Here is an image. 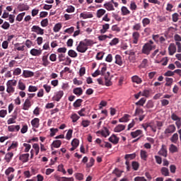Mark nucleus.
<instances>
[{"mask_svg": "<svg viewBox=\"0 0 181 181\" xmlns=\"http://www.w3.org/2000/svg\"><path fill=\"white\" fill-rule=\"evenodd\" d=\"M60 29H62V24L60 23H58L54 26L53 31L55 33H57V32L60 31Z\"/></svg>", "mask_w": 181, "mask_h": 181, "instance_id": "obj_41", "label": "nucleus"}, {"mask_svg": "<svg viewBox=\"0 0 181 181\" xmlns=\"http://www.w3.org/2000/svg\"><path fill=\"white\" fill-rule=\"evenodd\" d=\"M56 180L57 181H74V178L66 177H57Z\"/></svg>", "mask_w": 181, "mask_h": 181, "instance_id": "obj_32", "label": "nucleus"}, {"mask_svg": "<svg viewBox=\"0 0 181 181\" xmlns=\"http://www.w3.org/2000/svg\"><path fill=\"white\" fill-rule=\"evenodd\" d=\"M31 32H34V33L40 35L41 36L45 35V30L40 28L39 25H33L31 28Z\"/></svg>", "mask_w": 181, "mask_h": 181, "instance_id": "obj_4", "label": "nucleus"}, {"mask_svg": "<svg viewBox=\"0 0 181 181\" xmlns=\"http://www.w3.org/2000/svg\"><path fill=\"white\" fill-rule=\"evenodd\" d=\"M31 125L33 128H39L40 125V119L35 117L33 120H31Z\"/></svg>", "mask_w": 181, "mask_h": 181, "instance_id": "obj_10", "label": "nucleus"}, {"mask_svg": "<svg viewBox=\"0 0 181 181\" xmlns=\"http://www.w3.org/2000/svg\"><path fill=\"white\" fill-rule=\"evenodd\" d=\"M109 141L112 142L114 145H117L118 142H119V138H118L115 134H112L110 138H109Z\"/></svg>", "mask_w": 181, "mask_h": 181, "instance_id": "obj_17", "label": "nucleus"}, {"mask_svg": "<svg viewBox=\"0 0 181 181\" xmlns=\"http://www.w3.org/2000/svg\"><path fill=\"white\" fill-rule=\"evenodd\" d=\"M176 132V127L175 124L169 125L165 130L164 134H173Z\"/></svg>", "mask_w": 181, "mask_h": 181, "instance_id": "obj_7", "label": "nucleus"}, {"mask_svg": "<svg viewBox=\"0 0 181 181\" xmlns=\"http://www.w3.org/2000/svg\"><path fill=\"white\" fill-rule=\"evenodd\" d=\"M155 49H156V45L144 44L141 49V53H143V54H146V56H149V54H151V52H152V50H155Z\"/></svg>", "mask_w": 181, "mask_h": 181, "instance_id": "obj_2", "label": "nucleus"}, {"mask_svg": "<svg viewBox=\"0 0 181 181\" xmlns=\"http://www.w3.org/2000/svg\"><path fill=\"white\" fill-rule=\"evenodd\" d=\"M22 73V69H21V68H16L14 69L13 74V76H19L21 75Z\"/></svg>", "mask_w": 181, "mask_h": 181, "instance_id": "obj_60", "label": "nucleus"}, {"mask_svg": "<svg viewBox=\"0 0 181 181\" xmlns=\"http://www.w3.org/2000/svg\"><path fill=\"white\" fill-rule=\"evenodd\" d=\"M130 135L131 136H132V138H136V136H139V135H142V130L138 129V130H136L135 132H132Z\"/></svg>", "mask_w": 181, "mask_h": 181, "instance_id": "obj_30", "label": "nucleus"}, {"mask_svg": "<svg viewBox=\"0 0 181 181\" xmlns=\"http://www.w3.org/2000/svg\"><path fill=\"white\" fill-rule=\"evenodd\" d=\"M13 158V153L8 152L6 154L4 159H5L6 162H7V163H9V162H11V160H12Z\"/></svg>", "mask_w": 181, "mask_h": 181, "instance_id": "obj_25", "label": "nucleus"}, {"mask_svg": "<svg viewBox=\"0 0 181 181\" xmlns=\"http://www.w3.org/2000/svg\"><path fill=\"white\" fill-rule=\"evenodd\" d=\"M13 172H15V168L9 167L6 170L5 175L6 176H9V175H11V173H13Z\"/></svg>", "mask_w": 181, "mask_h": 181, "instance_id": "obj_44", "label": "nucleus"}, {"mask_svg": "<svg viewBox=\"0 0 181 181\" xmlns=\"http://www.w3.org/2000/svg\"><path fill=\"white\" fill-rule=\"evenodd\" d=\"M118 43H119V39L115 37L111 40L109 45L110 46H115V45H118Z\"/></svg>", "mask_w": 181, "mask_h": 181, "instance_id": "obj_55", "label": "nucleus"}, {"mask_svg": "<svg viewBox=\"0 0 181 181\" xmlns=\"http://www.w3.org/2000/svg\"><path fill=\"white\" fill-rule=\"evenodd\" d=\"M23 76L25 78H28L29 77H33V76H35V74L30 71L24 70L23 72Z\"/></svg>", "mask_w": 181, "mask_h": 181, "instance_id": "obj_23", "label": "nucleus"}, {"mask_svg": "<svg viewBox=\"0 0 181 181\" xmlns=\"http://www.w3.org/2000/svg\"><path fill=\"white\" fill-rule=\"evenodd\" d=\"M29 153L21 154L19 156V160H21L23 163H26V162H29Z\"/></svg>", "mask_w": 181, "mask_h": 181, "instance_id": "obj_11", "label": "nucleus"}, {"mask_svg": "<svg viewBox=\"0 0 181 181\" xmlns=\"http://www.w3.org/2000/svg\"><path fill=\"white\" fill-rule=\"evenodd\" d=\"M160 172L163 176H169V169L168 168L163 167Z\"/></svg>", "mask_w": 181, "mask_h": 181, "instance_id": "obj_39", "label": "nucleus"}, {"mask_svg": "<svg viewBox=\"0 0 181 181\" xmlns=\"http://www.w3.org/2000/svg\"><path fill=\"white\" fill-rule=\"evenodd\" d=\"M108 29H110V24L105 23L102 25V29L100 30V33L104 35V33H107V32H108Z\"/></svg>", "mask_w": 181, "mask_h": 181, "instance_id": "obj_19", "label": "nucleus"}, {"mask_svg": "<svg viewBox=\"0 0 181 181\" xmlns=\"http://www.w3.org/2000/svg\"><path fill=\"white\" fill-rule=\"evenodd\" d=\"M168 52L170 56H173L176 53V45L175 43H170L168 47Z\"/></svg>", "mask_w": 181, "mask_h": 181, "instance_id": "obj_9", "label": "nucleus"}, {"mask_svg": "<svg viewBox=\"0 0 181 181\" xmlns=\"http://www.w3.org/2000/svg\"><path fill=\"white\" fill-rule=\"evenodd\" d=\"M146 103V99L145 98H141L138 102L136 103V105H141L144 107V104Z\"/></svg>", "mask_w": 181, "mask_h": 181, "instance_id": "obj_47", "label": "nucleus"}, {"mask_svg": "<svg viewBox=\"0 0 181 181\" xmlns=\"http://www.w3.org/2000/svg\"><path fill=\"white\" fill-rule=\"evenodd\" d=\"M76 50L79 53H86L87 50H88V47H87V45L84 41H81L78 45L76 47Z\"/></svg>", "mask_w": 181, "mask_h": 181, "instance_id": "obj_3", "label": "nucleus"}, {"mask_svg": "<svg viewBox=\"0 0 181 181\" xmlns=\"http://www.w3.org/2000/svg\"><path fill=\"white\" fill-rule=\"evenodd\" d=\"M104 8L107 9V11H115L114 8V5L111 2H107L103 5Z\"/></svg>", "mask_w": 181, "mask_h": 181, "instance_id": "obj_27", "label": "nucleus"}, {"mask_svg": "<svg viewBox=\"0 0 181 181\" xmlns=\"http://www.w3.org/2000/svg\"><path fill=\"white\" fill-rule=\"evenodd\" d=\"M115 63L116 64H118V66H122L123 62H122V57L119 54H116L115 55Z\"/></svg>", "mask_w": 181, "mask_h": 181, "instance_id": "obj_24", "label": "nucleus"}, {"mask_svg": "<svg viewBox=\"0 0 181 181\" xmlns=\"http://www.w3.org/2000/svg\"><path fill=\"white\" fill-rule=\"evenodd\" d=\"M81 103H83V100L82 99H77L74 103V107H75V108H77L78 107L81 106Z\"/></svg>", "mask_w": 181, "mask_h": 181, "instance_id": "obj_51", "label": "nucleus"}, {"mask_svg": "<svg viewBox=\"0 0 181 181\" xmlns=\"http://www.w3.org/2000/svg\"><path fill=\"white\" fill-rule=\"evenodd\" d=\"M90 124V122L89 120H83L81 122V125L83 128H87V127H89Z\"/></svg>", "mask_w": 181, "mask_h": 181, "instance_id": "obj_62", "label": "nucleus"}, {"mask_svg": "<svg viewBox=\"0 0 181 181\" xmlns=\"http://www.w3.org/2000/svg\"><path fill=\"white\" fill-rule=\"evenodd\" d=\"M148 66V59H144L140 64L141 69H146Z\"/></svg>", "mask_w": 181, "mask_h": 181, "instance_id": "obj_49", "label": "nucleus"}, {"mask_svg": "<svg viewBox=\"0 0 181 181\" xmlns=\"http://www.w3.org/2000/svg\"><path fill=\"white\" fill-rule=\"evenodd\" d=\"M48 57H49V54L44 55L42 57V66H44V67H47V66L50 64V62H49Z\"/></svg>", "mask_w": 181, "mask_h": 181, "instance_id": "obj_20", "label": "nucleus"}, {"mask_svg": "<svg viewBox=\"0 0 181 181\" xmlns=\"http://www.w3.org/2000/svg\"><path fill=\"white\" fill-rule=\"evenodd\" d=\"M63 95H64V92L63 90L57 91L52 97V100L53 101L59 103V101H60L63 98Z\"/></svg>", "mask_w": 181, "mask_h": 181, "instance_id": "obj_5", "label": "nucleus"}, {"mask_svg": "<svg viewBox=\"0 0 181 181\" xmlns=\"http://www.w3.org/2000/svg\"><path fill=\"white\" fill-rule=\"evenodd\" d=\"M158 155L164 156V158L168 156V150L166 149V146L162 145L160 150L158 151Z\"/></svg>", "mask_w": 181, "mask_h": 181, "instance_id": "obj_14", "label": "nucleus"}, {"mask_svg": "<svg viewBox=\"0 0 181 181\" xmlns=\"http://www.w3.org/2000/svg\"><path fill=\"white\" fill-rule=\"evenodd\" d=\"M18 84V81L15 79L8 80L6 82V93L13 94L15 93V86Z\"/></svg>", "mask_w": 181, "mask_h": 181, "instance_id": "obj_1", "label": "nucleus"}, {"mask_svg": "<svg viewBox=\"0 0 181 181\" xmlns=\"http://www.w3.org/2000/svg\"><path fill=\"white\" fill-rule=\"evenodd\" d=\"M72 119V122H77L78 119H80V116H78L77 114L74 113L71 117Z\"/></svg>", "mask_w": 181, "mask_h": 181, "instance_id": "obj_56", "label": "nucleus"}, {"mask_svg": "<svg viewBox=\"0 0 181 181\" xmlns=\"http://www.w3.org/2000/svg\"><path fill=\"white\" fill-rule=\"evenodd\" d=\"M25 13H21L20 14H18L16 17V21H18V22H21L22 21V19H23V16H25Z\"/></svg>", "mask_w": 181, "mask_h": 181, "instance_id": "obj_64", "label": "nucleus"}, {"mask_svg": "<svg viewBox=\"0 0 181 181\" xmlns=\"http://www.w3.org/2000/svg\"><path fill=\"white\" fill-rule=\"evenodd\" d=\"M121 11H122V14L123 15V16L129 15V13H131V11L129 10H128V8H127V6H122L121 8Z\"/></svg>", "mask_w": 181, "mask_h": 181, "instance_id": "obj_37", "label": "nucleus"}, {"mask_svg": "<svg viewBox=\"0 0 181 181\" xmlns=\"http://www.w3.org/2000/svg\"><path fill=\"white\" fill-rule=\"evenodd\" d=\"M169 151L171 152V153H175L177 152V147L175 146V144H171L170 146Z\"/></svg>", "mask_w": 181, "mask_h": 181, "instance_id": "obj_46", "label": "nucleus"}, {"mask_svg": "<svg viewBox=\"0 0 181 181\" xmlns=\"http://www.w3.org/2000/svg\"><path fill=\"white\" fill-rule=\"evenodd\" d=\"M33 148L34 151H35V155L36 156L39 155V152L40 151V147H39V144H34L33 145Z\"/></svg>", "mask_w": 181, "mask_h": 181, "instance_id": "obj_48", "label": "nucleus"}, {"mask_svg": "<svg viewBox=\"0 0 181 181\" xmlns=\"http://www.w3.org/2000/svg\"><path fill=\"white\" fill-rule=\"evenodd\" d=\"M132 166L134 170H138V169H139V163L136 161H133L132 163Z\"/></svg>", "mask_w": 181, "mask_h": 181, "instance_id": "obj_57", "label": "nucleus"}, {"mask_svg": "<svg viewBox=\"0 0 181 181\" xmlns=\"http://www.w3.org/2000/svg\"><path fill=\"white\" fill-rule=\"evenodd\" d=\"M37 90V86H30L28 87L29 93H36Z\"/></svg>", "mask_w": 181, "mask_h": 181, "instance_id": "obj_61", "label": "nucleus"}, {"mask_svg": "<svg viewBox=\"0 0 181 181\" xmlns=\"http://www.w3.org/2000/svg\"><path fill=\"white\" fill-rule=\"evenodd\" d=\"M83 42H85L86 47H88V46H93V45H94V41H93V40L85 39Z\"/></svg>", "mask_w": 181, "mask_h": 181, "instance_id": "obj_43", "label": "nucleus"}, {"mask_svg": "<svg viewBox=\"0 0 181 181\" xmlns=\"http://www.w3.org/2000/svg\"><path fill=\"white\" fill-rule=\"evenodd\" d=\"M60 146H62V141L55 140L51 144V149L53 151V148H60Z\"/></svg>", "mask_w": 181, "mask_h": 181, "instance_id": "obj_18", "label": "nucleus"}, {"mask_svg": "<svg viewBox=\"0 0 181 181\" xmlns=\"http://www.w3.org/2000/svg\"><path fill=\"white\" fill-rule=\"evenodd\" d=\"M105 86L110 87L112 86L111 78L110 77V72H107V75H105Z\"/></svg>", "mask_w": 181, "mask_h": 181, "instance_id": "obj_8", "label": "nucleus"}, {"mask_svg": "<svg viewBox=\"0 0 181 181\" xmlns=\"http://www.w3.org/2000/svg\"><path fill=\"white\" fill-rule=\"evenodd\" d=\"M170 141L173 144H177V141H179V134H177V133H175L170 138Z\"/></svg>", "mask_w": 181, "mask_h": 181, "instance_id": "obj_34", "label": "nucleus"}, {"mask_svg": "<svg viewBox=\"0 0 181 181\" xmlns=\"http://www.w3.org/2000/svg\"><path fill=\"white\" fill-rule=\"evenodd\" d=\"M21 129V125H11L8 127V131L9 132H18Z\"/></svg>", "mask_w": 181, "mask_h": 181, "instance_id": "obj_13", "label": "nucleus"}, {"mask_svg": "<svg viewBox=\"0 0 181 181\" xmlns=\"http://www.w3.org/2000/svg\"><path fill=\"white\" fill-rule=\"evenodd\" d=\"M104 54H105V52H100L96 55V60H103L104 58Z\"/></svg>", "mask_w": 181, "mask_h": 181, "instance_id": "obj_54", "label": "nucleus"}, {"mask_svg": "<svg viewBox=\"0 0 181 181\" xmlns=\"http://www.w3.org/2000/svg\"><path fill=\"white\" fill-rule=\"evenodd\" d=\"M79 144L80 141L77 139H74L71 143V146H74L75 148H77Z\"/></svg>", "mask_w": 181, "mask_h": 181, "instance_id": "obj_45", "label": "nucleus"}, {"mask_svg": "<svg viewBox=\"0 0 181 181\" xmlns=\"http://www.w3.org/2000/svg\"><path fill=\"white\" fill-rule=\"evenodd\" d=\"M30 53L32 56H40V54H42V49L33 48L30 51Z\"/></svg>", "mask_w": 181, "mask_h": 181, "instance_id": "obj_21", "label": "nucleus"}, {"mask_svg": "<svg viewBox=\"0 0 181 181\" xmlns=\"http://www.w3.org/2000/svg\"><path fill=\"white\" fill-rule=\"evenodd\" d=\"M73 93L74 94H75V95H78V97H80V95L83 94V89L81 88H75L73 90Z\"/></svg>", "mask_w": 181, "mask_h": 181, "instance_id": "obj_29", "label": "nucleus"}, {"mask_svg": "<svg viewBox=\"0 0 181 181\" xmlns=\"http://www.w3.org/2000/svg\"><path fill=\"white\" fill-rule=\"evenodd\" d=\"M165 81H166L165 86H167V87H170V86H172V83H173V78H166Z\"/></svg>", "mask_w": 181, "mask_h": 181, "instance_id": "obj_59", "label": "nucleus"}, {"mask_svg": "<svg viewBox=\"0 0 181 181\" xmlns=\"http://www.w3.org/2000/svg\"><path fill=\"white\" fill-rule=\"evenodd\" d=\"M105 12H107L105 9L100 8L97 11L96 16L97 18H101L103 15H105Z\"/></svg>", "mask_w": 181, "mask_h": 181, "instance_id": "obj_36", "label": "nucleus"}, {"mask_svg": "<svg viewBox=\"0 0 181 181\" xmlns=\"http://www.w3.org/2000/svg\"><path fill=\"white\" fill-rule=\"evenodd\" d=\"M132 83H136V84H141L142 83V78H139V76L134 75L132 77Z\"/></svg>", "mask_w": 181, "mask_h": 181, "instance_id": "obj_22", "label": "nucleus"}, {"mask_svg": "<svg viewBox=\"0 0 181 181\" xmlns=\"http://www.w3.org/2000/svg\"><path fill=\"white\" fill-rule=\"evenodd\" d=\"M136 158V154L135 153L132 154H126L124 156L125 160H132V159H135Z\"/></svg>", "mask_w": 181, "mask_h": 181, "instance_id": "obj_31", "label": "nucleus"}, {"mask_svg": "<svg viewBox=\"0 0 181 181\" xmlns=\"http://www.w3.org/2000/svg\"><path fill=\"white\" fill-rule=\"evenodd\" d=\"M30 107H32V103L30 102V99L27 98L23 103V110H24L25 111H28V110H29Z\"/></svg>", "mask_w": 181, "mask_h": 181, "instance_id": "obj_12", "label": "nucleus"}, {"mask_svg": "<svg viewBox=\"0 0 181 181\" xmlns=\"http://www.w3.org/2000/svg\"><path fill=\"white\" fill-rule=\"evenodd\" d=\"M97 134H101L102 136L107 138L110 135V130L107 127H103L102 131H98Z\"/></svg>", "mask_w": 181, "mask_h": 181, "instance_id": "obj_15", "label": "nucleus"}, {"mask_svg": "<svg viewBox=\"0 0 181 181\" xmlns=\"http://www.w3.org/2000/svg\"><path fill=\"white\" fill-rule=\"evenodd\" d=\"M23 146H24V152L28 153L30 151V148H32V146L29 144L24 143L23 144Z\"/></svg>", "mask_w": 181, "mask_h": 181, "instance_id": "obj_52", "label": "nucleus"}, {"mask_svg": "<svg viewBox=\"0 0 181 181\" xmlns=\"http://www.w3.org/2000/svg\"><path fill=\"white\" fill-rule=\"evenodd\" d=\"M40 25L42 28H46L49 25V19L45 18L40 22Z\"/></svg>", "mask_w": 181, "mask_h": 181, "instance_id": "obj_50", "label": "nucleus"}, {"mask_svg": "<svg viewBox=\"0 0 181 181\" xmlns=\"http://www.w3.org/2000/svg\"><path fill=\"white\" fill-rule=\"evenodd\" d=\"M140 156L143 160H147L148 152H146V151H145V150H141L140 151Z\"/></svg>", "mask_w": 181, "mask_h": 181, "instance_id": "obj_28", "label": "nucleus"}, {"mask_svg": "<svg viewBox=\"0 0 181 181\" xmlns=\"http://www.w3.org/2000/svg\"><path fill=\"white\" fill-rule=\"evenodd\" d=\"M125 129V125L124 124H118L115 129L114 131L115 132H121Z\"/></svg>", "mask_w": 181, "mask_h": 181, "instance_id": "obj_35", "label": "nucleus"}, {"mask_svg": "<svg viewBox=\"0 0 181 181\" xmlns=\"http://www.w3.org/2000/svg\"><path fill=\"white\" fill-rule=\"evenodd\" d=\"M80 18H83V19H88L90 18H94V16L90 12H83L80 14Z\"/></svg>", "mask_w": 181, "mask_h": 181, "instance_id": "obj_16", "label": "nucleus"}, {"mask_svg": "<svg viewBox=\"0 0 181 181\" xmlns=\"http://www.w3.org/2000/svg\"><path fill=\"white\" fill-rule=\"evenodd\" d=\"M139 37H141V34H139V32L138 31L133 32L132 39H133L134 45H138V41L139 40Z\"/></svg>", "mask_w": 181, "mask_h": 181, "instance_id": "obj_6", "label": "nucleus"}, {"mask_svg": "<svg viewBox=\"0 0 181 181\" xmlns=\"http://www.w3.org/2000/svg\"><path fill=\"white\" fill-rule=\"evenodd\" d=\"M142 29V25H141V23H136L132 26V30L134 32H139Z\"/></svg>", "mask_w": 181, "mask_h": 181, "instance_id": "obj_26", "label": "nucleus"}, {"mask_svg": "<svg viewBox=\"0 0 181 181\" xmlns=\"http://www.w3.org/2000/svg\"><path fill=\"white\" fill-rule=\"evenodd\" d=\"M95 162V160L93 158H90L89 162L86 164V167L92 168V166H94Z\"/></svg>", "mask_w": 181, "mask_h": 181, "instance_id": "obj_58", "label": "nucleus"}, {"mask_svg": "<svg viewBox=\"0 0 181 181\" xmlns=\"http://www.w3.org/2000/svg\"><path fill=\"white\" fill-rule=\"evenodd\" d=\"M71 136H73V129H70L66 133V139H67V141H70L71 139Z\"/></svg>", "mask_w": 181, "mask_h": 181, "instance_id": "obj_42", "label": "nucleus"}, {"mask_svg": "<svg viewBox=\"0 0 181 181\" xmlns=\"http://www.w3.org/2000/svg\"><path fill=\"white\" fill-rule=\"evenodd\" d=\"M68 55H69L70 57L76 58V57H77V52H76V51H74V50H73V49H70V50L68 52Z\"/></svg>", "mask_w": 181, "mask_h": 181, "instance_id": "obj_53", "label": "nucleus"}, {"mask_svg": "<svg viewBox=\"0 0 181 181\" xmlns=\"http://www.w3.org/2000/svg\"><path fill=\"white\" fill-rule=\"evenodd\" d=\"M18 87L19 90H21V91H25V90H26V85H25L22 81H18Z\"/></svg>", "mask_w": 181, "mask_h": 181, "instance_id": "obj_40", "label": "nucleus"}, {"mask_svg": "<svg viewBox=\"0 0 181 181\" xmlns=\"http://www.w3.org/2000/svg\"><path fill=\"white\" fill-rule=\"evenodd\" d=\"M21 11H29V6L28 4L20 5Z\"/></svg>", "mask_w": 181, "mask_h": 181, "instance_id": "obj_63", "label": "nucleus"}, {"mask_svg": "<svg viewBox=\"0 0 181 181\" xmlns=\"http://www.w3.org/2000/svg\"><path fill=\"white\" fill-rule=\"evenodd\" d=\"M129 117H131L129 115H124V117L119 119V122H128Z\"/></svg>", "mask_w": 181, "mask_h": 181, "instance_id": "obj_38", "label": "nucleus"}, {"mask_svg": "<svg viewBox=\"0 0 181 181\" xmlns=\"http://www.w3.org/2000/svg\"><path fill=\"white\" fill-rule=\"evenodd\" d=\"M141 23L143 25V28H146L148 25H151V19H149L148 18H144L142 20Z\"/></svg>", "mask_w": 181, "mask_h": 181, "instance_id": "obj_33", "label": "nucleus"}]
</instances>
